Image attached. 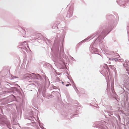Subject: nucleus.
I'll use <instances>...</instances> for the list:
<instances>
[{
	"label": "nucleus",
	"mask_w": 129,
	"mask_h": 129,
	"mask_svg": "<svg viewBox=\"0 0 129 129\" xmlns=\"http://www.w3.org/2000/svg\"><path fill=\"white\" fill-rule=\"evenodd\" d=\"M69 10L67 15V16L69 18L70 17L72 16L73 13V10L71 8H70Z\"/></svg>",
	"instance_id": "obj_8"
},
{
	"label": "nucleus",
	"mask_w": 129,
	"mask_h": 129,
	"mask_svg": "<svg viewBox=\"0 0 129 129\" xmlns=\"http://www.w3.org/2000/svg\"><path fill=\"white\" fill-rule=\"evenodd\" d=\"M75 88H76V89H75V90L76 91V92L77 93H78V92H77V91H78V89L77 88H76V87H75Z\"/></svg>",
	"instance_id": "obj_16"
},
{
	"label": "nucleus",
	"mask_w": 129,
	"mask_h": 129,
	"mask_svg": "<svg viewBox=\"0 0 129 129\" xmlns=\"http://www.w3.org/2000/svg\"><path fill=\"white\" fill-rule=\"evenodd\" d=\"M113 83H111V86L112 87V86H113Z\"/></svg>",
	"instance_id": "obj_22"
},
{
	"label": "nucleus",
	"mask_w": 129,
	"mask_h": 129,
	"mask_svg": "<svg viewBox=\"0 0 129 129\" xmlns=\"http://www.w3.org/2000/svg\"><path fill=\"white\" fill-rule=\"evenodd\" d=\"M110 110H112V108L111 107H110Z\"/></svg>",
	"instance_id": "obj_21"
},
{
	"label": "nucleus",
	"mask_w": 129,
	"mask_h": 129,
	"mask_svg": "<svg viewBox=\"0 0 129 129\" xmlns=\"http://www.w3.org/2000/svg\"><path fill=\"white\" fill-rule=\"evenodd\" d=\"M41 89H38V91H39V92H40V91H41Z\"/></svg>",
	"instance_id": "obj_17"
},
{
	"label": "nucleus",
	"mask_w": 129,
	"mask_h": 129,
	"mask_svg": "<svg viewBox=\"0 0 129 129\" xmlns=\"http://www.w3.org/2000/svg\"><path fill=\"white\" fill-rule=\"evenodd\" d=\"M126 71L127 72L126 73V74L123 75V77L124 78V82L127 85L129 86V68L128 69L126 68Z\"/></svg>",
	"instance_id": "obj_4"
},
{
	"label": "nucleus",
	"mask_w": 129,
	"mask_h": 129,
	"mask_svg": "<svg viewBox=\"0 0 129 129\" xmlns=\"http://www.w3.org/2000/svg\"><path fill=\"white\" fill-rule=\"evenodd\" d=\"M126 1L127 2H129V0H126Z\"/></svg>",
	"instance_id": "obj_25"
},
{
	"label": "nucleus",
	"mask_w": 129,
	"mask_h": 129,
	"mask_svg": "<svg viewBox=\"0 0 129 129\" xmlns=\"http://www.w3.org/2000/svg\"><path fill=\"white\" fill-rule=\"evenodd\" d=\"M62 84H63V82H62Z\"/></svg>",
	"instance_id": "obj_31"
},
{
	"label": "nucleus",
	"mask_w": 129,
	"mask_h": 129,
	"mask_svg": "<svg viewBox=\"0 0 129 129\" xmlns=\"http://www.w3.org/2000/svg\"><path fill=\"white\" fill-rule=\"evenodd\" d=\"M71 59L74 61H75V60L74 58L73 57H71Z\"/></svg>",
	"instance_id": "obj_15"
},
{
	"label": "nucleus",
	"mask_w": 129,
	"mask_h": 129,
	"mask_svg": "<svg viewBox=\"0 0 129 129\" xmlns=\"http://www.w3.org/2000/svg\"><path fill=\"white\" fill-rule=\"evenodd\" d=\"M117 3H118V1H117Z\"/></svg>",
	"instance_id": "obj_29"
},
{
	"label": "nucleus",
	"mask_w": 129,
	"mask_h": 129,
	"mask_svg": "<svg viewBox=\"0 0 129 129\" xmlns=\"http://www.w3.org/2000/svg\"><path fill=\"white\" fill-rule=\"evenodd\" d=\"M33 84H34V85H35L34 84H33Z\"/></svg>",
	"instance_id": "obj_34"
},
{
	"label": "nucleus",
	"mask_w": 129,
	"mask_h": 129,
	"mask_svg": "<svg viewBox=\"0 0 129 129\" xmlns=\"http://www.w3.org/2000/svg\"><path fill=\"white\" fill-rule=\"evenodd\" d=\"M106 30H106L105 29L103 30L101 33L100 35L98 37L94 42L92 43L91 44L90 46L91 47V52L92 53L96 54L95 52H99L98 49L95 48V47H96L98 46H99L101 47H103L104 44L102 42L104 38L107 35Z\"/></svg>",
	"instance_id": "obj_1"
},
{
	"label": "nucleus",
	"mask_w": 129,
	"mask_h": 129,
	"mask_svg": "<svg viewBox=\"0 0 129 129\" xmlns=\"http://www.w3.org/2000/svg\"><path fill=\"white\" fill-rule=\"evenodd\" d=\"M0 125H6L7 126V127L10 128V122H8L7 123L4 122V120H3V119H0Z\"/></svg>",
	"instance_id": "obj_7"
},
{
	"label": "nucleus",
	"mask_w": 129,
	"mask_h": 129,
	"mask_svg": "<svg viewBox=\"0 0 129 129\" xmlns=\"http://www.w3.org/2000/svg\"><path fill=\"white\" fill-rule=\"evenodd\" d=\"M58 49H57L56 50V52L54 53L53 54H51V56L53 58V60L54 62L60 63L62 62L64 64V61L63 58L67 59V57L64 53L63 48L62 45L61 47L59 52V56H58Z\"/></svg>",
	"instance_id": "obj_2"
},
{
	"label": "nucleus",
	"mask_w": 129,
	"mask_h": 129,
	"mask_svg": "<svg viewBox=\"0 0 129 129\" xmlns=\"http://www.w3.org/2000/svg\"><path fill=\"white\" fill-rule=\"evenodd\" d=\"M108 109L107 110V112L108 113H109V114H108V115H111V113H112V112H111V111H109L108 110Z\"/></svg>",
	"instance_id": "obj_13"
},
{
	"label": "nucleus",
	"mask_w": 129,
	"mask_h": 129,
	"mask_svg": "<svg viewBox=\"0 0 129 129\" xmlns=\"http://www.w3.org/2000/svg\"><path fill=\"white\" fill-rule=\"evenodd\" d=\"M53 47H52V48L51 49V50L53 51Z\"/></svg>",
	"instance_id": "obj_20"
},
{
	"label": "nucleus",
	"mask_w": 129,
	"mask_h": 129,
	"mask_svg": "<svg viewBox=\"0 0 129 129\" xmlns=\"http://www.w3.org/2000/svg\"><path fill=\"white\" fill-rule=\"evenodd\" d=\"M125 64H124H124H123V66H124L125 67Z\"/></svg>",
	"instance_id": "obj_26"
},
{
	"label": "nucleus",
	"mask_w": 129,
	"mask_h": 129,
	"mask_svg": "<svg viewBox=\"0 0 129 129\" xmlns=\"http://www.w3.org/2000/svg\"><path fill=\"white\" fill-rule=\"evenodd\" d=\"M110 60H111L112 61H118V58H110L109 59Z\"/></svg>",
	"instance_id": "obj_11"
},
{
	"label": "nucleus",
	"mask_w": 129,
	"mask_h": 129,
	"mask_svg": "<svg viewBox=\"0 0 129 129\" xmlns=\"http://www.w3.org/2000/svg\"><path fill=\"white\" fill-rule=\"evenodd\" d=\"M35 118L34 117H33V118H32V119H33H33H34Z\"/></svg>",
	"instance_id": "obj_27"
},
{
	"label": "nucleus",
	"mask_w": 129,
	"mask_h": 129,
	"mask_svg": "<svg viewBox=\"0 0 129 129\" xmlns=\"http://www.w3.org/2000/svg\"><path fill=\"white\" fill-rule=\"evenodd\" d=\"M71 85L70 84H66V86H69V85Z\"/></svg>",
	"instance_id": "obj_18"
},
{
	"label": "nucleus",
	"mask_w": 129,
	"mask_h": 129,
	"mask_svg": "<svg viewBox=\"0 0 129 129\" xmlns=\"http://www.w3.org/2000/svg\"><path fill=\"white\" fill-rule=\"evenodd\" d=\"M13 96H14V97H15V96L14 95H13Z\"/></svg>",
	"instance_id": "obj_32"
},
{
	"label": "nucleus",
	"mask_w": 129,
	"mask_h": 129,
	"mask_svg": "<svg viewBox=\"0 0 129 129\" xmlns=\"http://www.w3.org/2000/svg\"><path fill=\"white\" fill-rule=\"evenodd\" d=\"M93 126L94 127H99V126H98V125H95V124H94L93 125Z\"/></svg>",
	"instance_id": "obj_14"
},
{
	"label": "nucleus",
	"mask_w": 129,
	"mask_h": 129,
	"mask_svg": "<svg viewBox=\"0 0 129 129\" xmlns=\"http://www.w3.org/2000/svg\"><path fill=\"white\" fill-rule=\"evenodd\" d=\"M30 80H29V82H30Z\"/></svg>",
	"instance_id": "obj_33"
},
{
	"label": "nucleus",
	"mask_w": 129,
	"mask_h": 129,
	"mask_svg": "<svg viewBox=\"0 0 129 129\" xmlns=\"http://www.w3.org/2000/svg\"><path fill=\"white\" fill-rule=\"evenodd\" d=\"M27 46V47L29 48V47L26 43V41L23 42L22 43L20 44V45H19V48H21V49H26V46Z\"/></svg>",
	"instance_id": "obj_5"
},
{
	"label": "nucleus",
	"mask_w": 129,
	"mask_h": 129,
	"mask_svg": "<svg viewBox=\"0 0 129 129\" xmlns=\"http://www.w3.org/2000/svg\"><path fill=\"white\" fill-rule=\"evenodd\" d=\"M24 77L25 78L27 79L28 78H31L29 80H30V79H32L33 78L37 79H39L41 78L39 74H35L32 73L31 74H24Z\"/></svg>",
	"instance_id": "obj_3"
},
{
	"label": "nucleus",
	"mask_w": 129,
	"mask_h": 129,
	"mask_svg": "<svg viewBox=\"0 0 129 129\" xmlns=\"http://www.w3.org/2000/svg\"><path fill=\"white\" fill-rule=\"evenodd\" d=\"M116 66H115L114 65L112 66H109V67L114 71L115 74H116L117 73V71L116 70Z\"/></svg>",
	"instance_id": "obj_10"
},
{
	"label": "nucleus",
	"mask_w": 129,
	"mask_h": 129,
	"mask_svg": "<svg viewBox=\"0 0 129 129\" xmlns=\"http://www.w3.org/2000/svg\"><path fill=\"white\" fill-rule=\"evenodd\" d=\"M98 33V32H97V33H95V34H94L93 35H92L91 36H89V37H88L85 40H83V41H82L81 42L82 43L84 42H85L87 40L89 39H90V38H91V39H92L96 35V34H98V33Z\"/></svg>",
	"instance_id": "obj_9"
},
{
	"label": "nucleus",
	"mask_w": 129,
	"mask_h": 129,
	"mask_svg": "<svg viewBox=\"0 0 129 129\" xmlns=\"http://www.w3.org/2000/svg\"><path fill=\"white\" fill-rule=\"evenodd\" d=\"M41 127L43 129H46L43 126H42V127Z\"/></svg>",
	"instance_id": "obj_19"
},
{
	"label": "nucleus",
	"mask_w": 129,
	"mask_h": 129,
	"mask_svg": "<svg viewBox=\"0 0 129 129\" xmlns=\"http://www.w3.org/2000/svg\"><path fill=\"white\" fill-rule=\"evenodd\" d=\"M8 91H6V93L8 92H12L14 93L17 92V88L15 87H12L9 88Z\"/></svg>",
	"instance_id": "obj_6"
},
{
	"label": "nucleus",
	"mask_w": 129,
	"mask_h": 129,
	"mask_svg": "<svg viewBox=\"0 0 129 129\" xmlns=\"http://www.w3.org/2000/svg\"><path fill=\"white\" fill-rule=\"evenodd\" d=\"M17 77L15 76H14L13 75H10L9 76V78L10 79H13L14 78H16Z\"/></svg>",
	"instance_id": "obj_12"
},
{
	"label": "nucleus",
	"mask_w": 129,
	"mask_h": 129,
	"mask_svg": "<svg viewBox=\"0 0 129 129\" xmlns=\"http://www.w3.org/2000/svg\"><path fill=\"white\" fill-rule=\"evenodd\" d=\"M117 56H118V58L120 57L119 55H118V54H117Z\"/></svg>",
	"instance_id": "obj_23"
},
{
	"label": "nucleus",
	"mask_w": 129,
	"mask_h": 129,
	"mask_svg": "<svg viewBox=\"0 0 129 129\" xmlns=\"http://www.w3.org/2000/svg\"><path fill=\"white\" fill-rule=\"evenodd\" d=\"M107 87H108V84H107Z\"/></svg>",
	"instance_id": "obj_30"
},
{
	"label": "nucleus",
	"mask_w": 129,
	"mask_h": 129,
	"mask_svg": "<svg viewBox=\"0 0 129 129\" xmlns=\"http://www.w3.org/2000/svg\"><path fill=\"white\" fill-rule=\"evenodd\" d=\"M119 60H122V59H120Z\"/></svg>",
	"instance_id": "obj_28"
},
{
	"label": "nucleus",
	"mask_w": 129,
	"mask_h": 129,
	"mask_svg": "<svg viewBox=\"0 0 129 129\" xmlns=\"http://www.w3.org/2000/svg\"><path fill=\"white\" fill-rule=\"evenodd\" d=\"M121 0H120L119 1V2L120 3H121Z\"/></svg>",
	"instance_id": "obj_24"
}]
</instances>
